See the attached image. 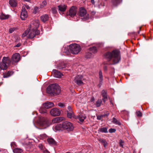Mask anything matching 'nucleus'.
Returning a JSON list of instances; mask_svg holds the SVG:
<instances>
[{
	"instance_id": "f257e3e1",
	"label": "nucleus",
	"mask_w": 153,
	"mask_h": 153,
	"mask_svg": "<svg viewBox=\"0 0 153 153\" xmlns=\"http://www.w3.org/2000/svg\"><path fill=\"white\" fill-rule=\"evenodd\" d=\"M105 57L109 61H111L112 64L118 63L120 60V52L118 50H114L111 52L106 53Z\"/></svg>"
},
{
	"instance_id": "f03ea898",
	"label": "nucleus",
	"mask_w": 153,
	"mask_h": 153,
	"mask_svg": "<svg viewBox=\"0 0 153 153\" xmlns=\"http://www.w3.org/2000/svg\"><path fill=\"white\" fill-rule=\"evenodd\" d=\"M47 91L52 95H58L60 93V88L57 84H51L47 88Z\"/></svg>"
},
{
	"instance_id": "7ed1b4c3",
	"label": "nucleus",
	"mask_w": 153,
	"mask_h": 153,
	"mask_svg": "<svg viewBox=\"0 0 153 153\" xmlns=\"http://www.w3.org/2000/svg\"><path fill=\"white\" fill-rule=\"evenodd\" d=\"M10 63V60L8 57H3L2 62L0 63V69L3 70H6Z\"/></svg>"
},
{
	"instance_id": "20e7f679",
	"label": "nucleus",
	"mask_w": 153,
	"mask_h": 153,
	"mask_svg": "<svg viewBox=\"0 0 153 153\" xmlns=\"http://www.w3.org/2000/svg\"><path fill=\"white\" fill-rule=\"evenodd\" d=\"M38 122L40 126L43 127V128H45L50 125L49 121L45 117H40Z\"/></svg>"
},
{
	"instance_id": "39448f33",
	"label": "nucleus",
	"mask_w": 153,
	"mask_h": 153,
	"mask_svg": "<svg viewBox=\"0 0 153 153\" xmlns=\"http://www.w3.org/2000/svg\"><path fill=\"white\" fill-rule=\"evenodd\" d=\"M77 15L82 17V18L83 19L85 20L88 19L89 18V15L87 13L86 10L82 7H80L79 8Z\"/></svg>"
},
{
	"instance_id": "423d86ee",
	"label": "nucleus",
	"mask_w": 153,
	"mask_h": 153,
	"mask_svg": "<svg viewBox=\"0 0 153 153\" xmlns=\"http://www.w3.org/2000/svg\"><path fill=\"white\" fill-rule=\"evenodd\" d=\"M69 49L71 53L74 54H78L81 50L80 46L76 44L70 45Z\"/></svg>"
},
{
	"instance_id": "0eeeda50",
	"label": "nucleus",
	"mask_w": 153,
	"mask_h": 153,
	"mask_svg": "<svg viewBox=\"0 0 153 153\" xmlns=\"http://www.w3.org/2000/svg\"><path fill=\"white\" fill-rule=\"evenodd\" d=\"M63 129L69 131H72L74 128L73 124L71 122L65 121L62 123Z\"/></svg>"
},
{
	"instance_id": "6e6552de",
	"label": "nucleus",
	"mask_w": 153,
	"mask_h": 153,
	"mask_svg": "<svg viewBox=\"0 0 153 153\" xmlns=\"http://www.w3.org/2000/svg\"><path fill=\"white\" fill-rule=\"evenodd\" d=\"M39 21L37 19H36L32 21L31 24L29 26V28H30L33 30H38L37 28L39 26Z\"/></svg>"
},
{
	"instance_id": "1a4fd4ad",
	"label": "nucleus",
	"mask_w": 153,
	"mask_h": 153,
	"mask_svg": "<svg viewBox=\"0 0 153 153\" xmlns=\"http://www.w3.org/2000/svg\"><path fill=\"white\" fill-rule=\"evenodd\" d=\"M30 30H28V38L30 39L33 38L35 35H38L39 33V30H33L32 29L29 28Z\"/></svg>"
},
{
	"instance_id": "9d476101",
	"label": "nucleus",
	"mask_w": 153,
	"mask_h": 153,
	"mask_svg": "<svg viewBox=\"0 0 153 153\" xmlns=\"http://www.w3.org/2000/svg\"><path fill=\"white\" fill-rule=\"evenodd\" d=\"M83 79V76L81 75L76 76L74 80V82L79 85H82L83 84L82 82Z\"/></svg>"
},
{
	"instance_id": "9b49d317",
	"label": "nucleus",
	"mask_w": 153,
	"mask_h": 153,
	"mask_svg": "<svg viewBox=\"0 0 153 153\" xmlns=\"http://www.w3.org/2000/svg\"><path fill=\"white\" fill-rule=\"evenodd\" d=\"M77 12V8L74 6H72L69 11V15L71 17L75 16Z\"/></svg>"
},
{
	"instance_id": "f8f14e48",
	"label": "nucleus",
	"mask_w": 153,
	"mask_h": 153,
	"mask_svg": "<svg viewBox=\"0 0 153 153\" xmlns=\"http://www.w3.org/2000/svg\"><path fill=\"white\" fill-rule=\"evenodd\" d=\"M28 14L24 6H22V10L21 13V18L22 20L25 19L27 17Z\"/></svg>"
},
{
	"instance_id": "ddd939ff",
	"label": "nucleus",
	"mask_w": 153,
	"mask_h": 153,
	"mask_svg": "<svg viewBox=\"0 0 153 153\" xmlns=\"http://www.w3.org/2000/svg\"><path fill=\"white\" fill-rule=\"evenodd\" d=\"M51 114L53 116H58L61 114V112L57 108H53L50 111Z\"/></svg>"
},
{
	"instance_id": "4468645a",
	"label": "nucleus",
	"mask_w": 153,
	"mask_h": 153,
	"mask_svg": "<svg viewBox=\"0 0 153 153\" xmlns=\"http://www.w3.org/2000/svg\"><path fill=\"white\" fill-rule=\"evenodd\" d=\"M90 53H88L87 54L88 55H89L88 56L86 55V57L87 58H90L91 56L92 53H95L97 52V50L96 47H91L89 48Z\"/></svg>"
},
{
	"instance_id": "2eb2a0df",
	"label": "nucleus",
	"mask_w": 153,
	"mask_h": 153,
	"mask_svg": "<svg viewBox=\"0 0 153 153\" xmlns=\"http://www.w3.org/2000/svg\"><path fill=\"white\" fill-rule=\"evenodd\" d=\"M101 94L103 97L102 101L104 102H105L108 99V95L106 91L103 90L101 92Z\"/></svg>"
},
{
	"instance_id": "dca6fc26",
	"label": "nucleus",
	"mask_w": 153,
	"mask_h": 153,
	"mask_svg": "<svg viewBox=\"0 0 153 153\" xmlns=\"http://www.w3.org/2000/svg\"><path fill=\"white\" fill-rule=\"evenodd\" d=\"M20 59V55L18 53L14 54L12 56V60L15 62H18Z\"/></svg>"
},
{
	"instance_id": "f3484780",
	"label": "nucleus",
	"mask_w": 153,
	"mask_h": 153,
	"mask_svg": "<svg viewBox=\"0 0 153 153\" xmlns=\"http://www.w3.org/2000/svg\"><path fill=\"white\" fill-rule=\"evenodd\" d=\"M65 120V118L63 117H57L53 119L52 120V122L53 123H59Z\"/></svg>"
},
{
	"instance_id": "a211bd4d",
	"label": "nucleus",
	"mask_w": 153,
	"mask_h": 153,
	"mask_svg": "<svg viewBox=\"0 0 153 153\" xmlns=\"http://www.w3.org/2000/svg\"><path fill=\"white\" fill-rule=\"evenodd\" d=\"M53 73L54 76L56 78H60L62 76H63L62 74L56 69H53Z\"/></svg>"
},
{
	"instance_id": "6ab92c4d",
	"label": "nucleus",
	"mask_w": 153,
	"mask_h": 153,
	"mask_svg": "<svg viewBox=\"0 0 153 153\" xmlns=\"http://www.w3.org/2000/svg\"><path fill=\"white\" fill-rule=\"evenodd\" d=\"M58 7L59 12L61 13V12H63L65 11L67 8V6L66 5L63 4L58 6Z\"/></svg>"
},
{
	"instance_id": "aec40b11",
	"label": "nucleus",
	"mask_w": 153,
	"mask_h": 153,
	"mask_svg": "<svg viewBox=\"0 0 153 153\" xmlns=\"http://www.w3.org/2000/svg\"><path fill=\"white\" fill-rule=\"evenodd\" d=\"M54 104L52 102H46L43 104V107L46 108H49L54 106Z\"/></svg>"
},
{
	"instance_id": "412c9836",
	"label": "nucleus",
	"mask_w": 153,
	"mask_h": 153,
	"mask_svg": "<svg viewBox=\"0 0 153 153\" xmlns=\"http://www.w3.org/2000/svg\"><path fill=\"white\" fill-rule=\"evenodd\" d=\"M53 129L54 131L56 132L62 130V129H63L62 128V124L56 125L53 128Z\"/></svg>"
},
{
	"instance_id": "4be33fe9",
	"label": "nucleus",
	"mask_w": 153,
	"mask_h": 153,
	"mask_svg": "<svg viewBox=\"0 0 153 153\" xmlns=\"http://www.w3.org/2000/svg\"><path fill=\"white\" fill-rule=\"evenodd\" d=\"M86 118V116L84 115L83 116L82 114H80L77 116H76L75 119H78L80 122H83L84 120Z\"/></svg>"
},
{
	"instance_id": "5701e85b",
	"label": "nucleus",
	"mask_w": 153,
	"mask_h": 153,
	"mask_svg": "<svg viewBox=\"0 0 153 153\" xmlns=\"http://www.w3.org/2000/svg\"><path fill=\"white\" fill-rule=\"evenodd\" d=\"M13 74L12 71H8L7 72L3 74V77L4 78H7L12 75Z\"/></svg>"
},
{
	"instance_id": "b1692460",
	"label": "nucleus",
	"mask_w": 153,
	"mask_h": 153,
	"mask_svg": "<svg viewBox=\"0 0 153 153\" xmlns=\"http://www.w3.org/2000/svg\"><path fill=\"white\" fill-rule=\"evenodd\" d=\"M41 19L44 22L48 21L49 19L48 16L47 14L43 15L41 16Z\"/></svg>"
},
{
	"instance_id": "393cba45",
	"label": "nucleus",
	"mask_w": 153,
	"mask_h": 153,
	"mask_svg": "<svg viewBox=\"0 0 153 153\" xmlns=\"http://www.w3.org/2000/svg\"><path fill=\"white\" fill-rule=\"evenodd\" d=\"M67 116L69 118H75L76 117L73 111L67 112Z\"/></svg>"
},
{
	"instance_id": "a878e982",
	"label": "nucleus",
	"mask_w": 153,
	"mask_h": 153,
	"mask_svg": "<svg viewBox=\"0 0 153 153\" xmlns=\"http://www.w3.org/2000/svg\"><path fill=\"white\" fill-rule=\"evenodd\" d=\"M9 4L11 7H15L17 5V2L16 0H10Z\"/></svg>"
},
{
	"instance_id": "bb28decb",
	"label": "nucleus",
	"mask_w": 153,
	"mask_h": 153,
	"mask_svg": "<svg viewBox=\"0 0 153 153\" xmlns=\"http://www.w3.org/2000/svg\"><path fill=\"white\" fill-rule=\"evenodd\" d=\"M9 17V16L8 15H5L2 13L0 15V19H7Z\"/></svg>"
},
{
	"instance_id": "cd10ccee",
	"label": "nucleus",
	"mask_w": 153,
	"mask_h": 153,
	"mask_svg": "<svg viewBox=\"0 0 153 153\" xmlns=\"http://www.w3.org/2000/svg\"><path fill=\"white\" fill-rule=\"evenodd\" d=\"M98 131L101 132L107 133L108 132L107 128L106 127H103L100 128Z\"/></svg>"
},
{
	"instance_id": "c85d7f7f",
	"label": "nucleus",
	"mask_w": 153,
	"mask_h": 153,
	"mask_svg": "<svg viewBox=\"0 0 153 153\" xmlns=\"http://www.w3.org/2000/svg\"><path fill=\"white\" fill-rule=\"evenodd\" d=\"M13 152L14 153H22L23 151L21 149L15 148L13 149Z\"/></svg>"
},
{
	"instance_id": "c756f323",
	"label": "nucleus",
	"mask_w": 153,
	"mask_h": 153,
	"mask_svg": "<svg viewBox=\"0 0 153 153\" xmlns=\"http://www.w3.org/2000/svg\"><path fill=\"white\" fill-rule=\"evenodd\" d=\"M111 122L114 124L118 125H121V123L120 122L117 120L115 117H113V118Z\"/></svg>"
},
{
	"instance_id": "7c9ffc66",
	"label": "nucleus",
	"mask_w": 153,
	"mask_h": 153,
	"mask_svg": "<svg viewBox=\"0 0 153 153\" xmlns=\"http://www.w3.org/2000/svg\"><path fill=\"white\" fill-rule=\"evenodd\" d=\"M99 141L102 143L105 148H106L107 147L108 145V143L105 140L103 139H100Z\"/></svg>"
},
{
	"instance_id": "2f4dec72",
	"label": "nucleus",
	"mask_w": 153,
	"mask_h": 153,
	"mask_svg": "<svg viewBox=\"0 0 153 153\" xmlns=\"http://www.w3.org/2000/svg\"><path fill=\"white\" fill-rule=\"evenodd\" d=\"M66 67V65L64 63H62L61 64H60L58 65L57 68L59 69H63L64 68H65Z\"/></svg>"
},
{
	"instance_id": "473e14b6",
	"label": "nucleus",
	"mask_w": 153,
	"mask_h": 153,
	"mask_svg": "<svg viewBox=\"0 0 153 153\" xmlns=\"http://www.w3.org/2000/svg\"><path fill=\"white\" fill-rule=\"evenodd\" d=\"M102 102V100L101 99L98 100L95 103V105L97 107H99L100 105Z\"/></svg>"
},
{
	"instance_id": "72a5a7b5",
	"label": "nucleus",
	"mask_w": 153,
	"mask_h": 153,
	"mask_svg": "<svg viewBox=\"0 0 153 153\" xmlns=\"http://www.w3.org/2000/svg\"><path fill=\"white\" fill-rule=\"evenodd\" d=\"M48 143L50 144H55V141L52 138H48L47 139Z\"/></svg>"
},
{
	"instance_id": "f704fd0d",
	"label": "nucleus",
	"mask_w": 153,
	"mask_h": 153,
	"mask_svg": "<svg viewBox=\"0 0 153 153\" xmlns=\"http://www.w3.org/2000/svg\"><path fill=\"white\" fill-rule=\"evenodd\" d=\"M40 8L37 7H34L33 13L34 14H36L38 13L39 11Z\"/></svg>"
},
{
	"instance_id": "c9c22d12",
	"label": "nucleus",
	"mask_w": 153,
	"mask_h": 153,
	"mask_svg": "<svg viewBox=\"0 0 153 153\" xmlns=\"http://www.w3.org/2000/svg\"><path fill=\"white\" fill-rule=\"evenodd\" d=\"M120 0H112V2L114 6H117L120 2Z\"/></svg>"
},
{
	"instance_id": "e433bc0d",
	"label": "nucleus",
	"mask_w": 153,
	"mask_h": 153,
	"mask_svg": "<svg viewBox=\"0 0 153 153\" xmlns=\"http://www.w3.org/2000/svg\"><path fill=\"white\" fill-rule=\"evenodd\" d=\"M99 76L100 82H102L103 80V75L102 71L100 70L99 71Z\"/></svg>"
},
{
	"instance_id": "4c0bfd02",
	"label": "nucleus",
	"mask_w": 153,
	"mask_h": 153,
	"mask_svg": "<svg viewBox=\"0 0 153 153\" xmlns=\"http://www.w3.org/2000/svg\"><path fill=\"white\" fill-rule=\"evenodd\" d=\"M62 51L63 53H65L66 54H68L69 52L68 48L65 47H63L62 49Z\"/></svg>"
},
{
	"instance_id": "58836bf2",
	"label": "nucleus",
	"mask_w": 153,
	"mask_h": 153,
	"mask_svg": "<svg viewBox=\"0 0 153 153\" xmlns=\"http://www.w3.org/2000/svg\"><path fill=\"white\" fill-rule=\"evenodd\" d=\"M47 4L46 1H43L40 4V8H42L45 6Z\"/></svg>"
},
{
	"instance_id": "ea45409f",
	"label": "nucleus",
	"mask_w": 153,
	"mask_h": 153,
	"mask_svg": "<svg viewBox=\"0 0 153 153\" xmlns=\"http://www.w3.org/2000/svg\"><path fill=\"white\" fill-rule=\"evenodd\" d=\"M47 137V135L45 134H43L40 135L39 137L40 139H43L46 138Z\"/></svg>"
},
{
	"instance_id": "a19ab883",
	"label": "nucleus",
	"mask_w": 153,
	"mask_h": 153,
	"mask_svg": "<svg viewBox=\"0 0 153 153\" xmlns=\"http://www.w3.org/2000/svg\"><path fill=\"white\" fill-rule=\"evenodd\" d=\"M30 30V29H29V28L28 27V28L27 29V30L26 31H25L24 32V33L22 34V37H24L27 34H28V30Z\"/></svg>"
},
{
	"instance_id": "79ce46f5",
	"label": "nucleus",
	"mask_w": 153,
	"mask_h": 153,
	"mask_svg": "<svg viewBox=\"0 0 153 153\" xmlns=\"http://www.w3.org/2000/svg\"><path fill=\"white\" fill-rule=\"evenodd\" d=\"M39 111L40 113H44L46 112L45 109L43 108H41L39 110Z\"/></svg>"
},
{
	"instance_id": "37998d69",
	"label": "nucleus",
	"mask_w": 153,
	"mask_h": 153,
	"mask_svg": "<svg viewBox=\"0 0 153 153\" xmlns=\"http://www.w3.org/2000/svg\"><path fill=\"white\" fill-rule=\"evenodd\" d=\"M124 141H123L121 140H120V142L119 143V145L120 146L122 147V148L123 147V143H124Z\"/></svg>"
},
{
	"instance_id": "c03bdc74",
	"label": "nucleus",
	"mask_w": 153,
	"mask_h": 153,
	"mask_svg": "<svg viewBox=\"0 0 153 153\" xmlns=\"http://www.w3.org/2000/svg\"><path fill=\"white\" fill-rule=\"evenodd\" d=\"M116 131V129L115 128H111L109 130V132L110 133H114Z\"/></svg>"
},
{
	"instance_id": "a18cd8bd",
	"label": "nucleus",
	"mask_w": 153,
	"mask_h": 153,
	"mask_svg": "<svg viewBox=\"0 0 153 153\" xmlns=\"http://www.w3.org/2000/svg\"><path fill=\"white\" fill-rule=\"evenodd\" d=\"M52 10L53 13L54 14H55L57 13V10L56 8L55 7L52 8Z\"/></svg>"
},
{
	"instance_id": "49530a36",
	"label": "nucleus",
	"mask_w": 153,
	"mask_h": 153,
	"mask_svg": "<svg viewBox=\"0 0 153 153\" xmlns=\"http://www.w3.org/2000/svg\"><path fill=\"white\" fill-rule=\"evenodd\" d=\"M136 114L137 115L138 117H141L142 116V113L140 111H137Z\"/></svg>"
},
{
	"instance_id": "de8ad7c7",
	"label": "nucleus",
	"mask_w": 153,
	"mask_h": 153,
	"mask_svg": "<svg viewBox=\"0 0 153 153\" xmlns=\"http://www.w3.org/2000/svg\"><path fill=\"white\" fill-rule=\"evenodd\" d=\"M58 105L59 106L62 108L64 107L65 106L64 104L60 102L58 103Z\"/></svg>"
},
{
	"instance_id": "09e8293b",
	"label": "nucleus",
	"mask_w": 153,
	"mask_h": 153,
	"mask_svg": "<svg viewBox=\"0 0 153 153\" xmlns=\"http://www.w3.org/2000/svg\"><path fill=\"white\" fill-rule=\"evenodd\" d=\"M73 111L72 108L70 106H68V110L67 112H71Z\"/></svg>"
},
{
	"instance_id": "8fccbe9b",
	"label": "nucleus",
	"mask_w": 153,
	"mask_h": 153,
	"mask_svg": "<svg viewBox=\"0 0 153 153\" xmlns=\"http://www.w3.org/2000/svg\"><path fill=\"white\" fill-rule=\"evenodd\" d=\"M39 147L40 149H41L42 150L44 149V147L43 145L41 144H39Z\"/></svg>"
},
{
	"instance_id": "3c124183",
	"label": "nucleus",
	"mask_w": 153,
	"mask_h": 153,
	"mask_svg": "<svg viewBox=\"0 0 153 153\" xmlns=\"http://www.w3.org/2000/svg\"><path fill=\"white\" fill-rule=\"evenodd\" d=\"M15 30V29L14 28H10L9 30V32L10 33H12Z\"/></svg>"
},
{
	"instance_id": "603ef678",
	"label": "nucleus",
	"mask_w": 153,
	"mask_h": 153,
	"mask_svg": "<svg viewBox=\"0 0 153 153\" xmlns=\"http://www.w3.org/2000/svg\"><path fill=\"white\" fill-rule=\"evenodd\" d=\"M23 6H24L25 8H26L27 9H30L29 6L25 4Z\"/></svg>"
},
{
	"instance_id": "864d4df0",
	"label": "nucleus",
	"mask_w": 153,
	"mask_h": 153,
	"mask_svg": "<svg viewBox=\"0 0 153 153\" xmlns=\"http://www.w3.org/2000/svg\"><path fill=\"white\" fill-rule=\"evenodd\" d=\"M102 117V115H98L97 116V120H100Z\"/></svg>"
},
{
	"instance_id": "5fc2aeb1",
	"label": "nucleus",
	"mask_w": 153,
	"mask_h": 153,
	"mask_svg": "<svg viewBox=\"0 0 153 153\" xmlns=\"http://www.w3.org/2000/svg\"><path fill=\"white\" fill-rule=\"evenodd\" d=\"M42 151L44 153H49L47 150L45 149L42 150Z\"/></svg>"
},
{
	"instance_id": "6e6d98bb",
	"label": "nucleus",
	"mask_w": 153,
	"mask_h": 153,
	"mask_svg": "<svg viewBox=\"0 0 153 153\" xmlns=\"http://www.w3.org/2000/svg\"><path fill=\"white\" fill-rule=\"evenodd\" d=\"M21 45V44L20 43H19L18 44H17L16 45H15L14 46V47H19Z\"/></svg>"
},
{
	"instance_id": "4d7b16f0",
	"label": "nucleus",
	"mask_w": 153,
	"mask_h": 153,
	"mask_svg": "<svg viewBox=\"0 0 153 153\" xmlns=\"http://www.w3.org/2000/svg\"><path fill=\"white\" fill-rule=\"evenodd\" d=\"M15 142H13L11 143V146L12 148H14V147H13V145H15Z\"/></svg>"
},
{
	"instance_id": "13d9d810",
	"label": "nucleus",
	"mask_w": 153,
	"mask_h": 153,
	"mask_svg": "<svg viewBox=\"0 0 153 153\" xmlns=\"http://www.w3.org/2000/svg\"><path fill=\"white\" fill-rule=\"evenodd\" d=\"M104 69L105 71H106L108 70V67L106 65H105L104 67Z\"/></svg>"
},
{
	"instance_id": "bf43d9fd",
	"label": "nucleus",
	"mask_w": 153,
	"mask_h": 153,
	"mask_svg": "<svg viewBox=\"0 0 153 153\" xmlns=\"http://www.w3.org/2000/svg\"><path fill=\"white\" fill-rule=\"evenodd\" d=\"M94 100H95V99H94V97H92L90 101L92 102L93 101H94Z\"/></svg>"
},
{
	"instance_id": "052dcab7",
	"label": "nucleus",
	"mask_w": 153,
	"mask_h": 153,
	"mask_svg": "<svg viewBox=\"0 0 153 153\" xmlns=\"http://www.w3.org/2000/svg\"><path fill=\"white\" fill-rule=\"evenodd\" d=\"M96 13V12L94 11H92L91 12V14L92 15H94Z\"/></svg>"
},
{
	"instance_id": "680f3d73",
	"label": "nucleus",
	"mask_w": 153,
	"mask_h": 153,
	"mask_svg": "<svg viewBox=\"0 0 153 153\" xmlns=\"http://www.w3.org/2000/svg\"><path fill=\"white\" fill-rule=\"evenodd\" d=\"M91 0V2L92 3V4H94L95 3L94 0Z\"/></svg>"
},
{
	"instance_id": "e2e57ef3",
	"label": "nucleus",
	"mask_w": 153,
	"mask_h": 153,
	"mask_svg": "<svg viewBox=\"0 0 153 153\" xmlns=\"http://www.w3.org/2000/svg\"><path fill=\"white\" fill-rule=\"evenodd\" d=\"M25 1L30 2V0H23V2Z\"/></svg>"
},
{
	"instance_id": "0e129e2a",
	"label": "nucleus",
	"mask_w": 153,
	"mask_h": 153,
	"mask_svg": "<svg viewBox=\"0 0 153 153\" xmlns=\"http://www.w3.org/2000/svg\"><path fill=\"white\" fill-rule=\"evenodd\" d=\"M2 84V82H1V83H0V85H1Z\"/></svg>"
},
{
	"instance_id": "69168bd1",
	"label": "nucleus",
	"mask_w": 153,
	"mask_h": 153,
	"mask_svg": "<svg viewBox=\"0 0 153 153\" xmlns=\"http://www.w3.org/2000/svg\"><path fill=\"white\" fill-rule=\"evenodd\" d=\"M16 42H18V40H17H17H16Z\"/></svg>"
},
{
	"instance_id": "338daca9",
	"label": "nucleus",
	"mask_w": 153,
	"mask_h": 153,
	"mask_svg": "<svg viewBox=\"0 0 153 153\" xmlns=\"http://www.w3.org/2000/svg\"><path fill=\"white\" fill-rule=\"evenodd\" d=\"M103 153H106V152H103Z\"/></svg>"
},
{
	"instance_id": "774afa93",
	"label": "nucleus",
	"mask_w": 153,
	"mask_h": 153,
	"mask_svg": "<svg viewBox=\"0 0 153 153\" xmlns=\"http://www.w3.org/2000/svg\"><path fill=\"white\" fill-rule=\"evenodd\" d=\"M5 152V153H7V152Z\"/></svg>"
}]
</instances>
